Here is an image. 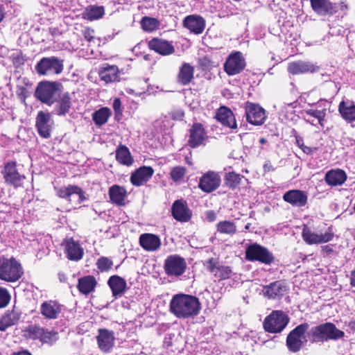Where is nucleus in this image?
<instances>
[{"label": "nucleus", "instance_id": "nucleus-10", "mask_svg": "<svg viewBox=\"0 0 355 355\" xmlns=\"http://www.w3.org/2000/svg\"><path fill=\"white\" fill-rule=\"evenodd\" d=\"M164 267L165 272L168 276L179 277L185 272L187 263L184 258L174 254L166 259Z\"/></svg>", "mask_w": 355, "mask_h": 355}, {"label": "nucleus", "instance_id": "nucleus-17", "mask_svg": "<svg viewBox=\"0 0 355 355\" xmlns=\"http://www.w3.org/2000/svg\"><path fill=\"white\" fill-rule=\"evenodd\" d=\"M220 184V175L214 171H209L200 178L198 186L204 192L210 193L218 189Z\"/></svg>", "mask_w": 355, "mask_h": 355}, {"label": "nucleus", "instance_id": "nucleus-49", "mask_svg": "<svg viewBox=\"0 0 355 355\" xmlns=\"http://www.w3.org/2000/svg\"><path fill=\"white\" fill-rule=\"evenodd\" d=\"M43 334V328L37 325H30L26 329V335L31 339H40Z\"/></svg>", "mask_w": 355, "mask_h": 355}, {"label": "nucleus", "instance_id": "nucleus-3", "mask_svg": "<svg viewBox=\"0 0 355 355\" xmlns=\"http://www.w3.org/2000/svg\"><path fill=\"white\" fill-rule=\"evenodd\" d=\"M24 274L21 263L15 258H0V279L8 282L18 281Z\"/></svg>", "mask_w": 355, "mask_h": 355}, {"label": "nucleus", "instance_id": "nucleus-46", "mask_svg": "<svg viewBox=\"0 0 355 355\" xmlns=\"http://www.w3.org/2000/svg\"><path fill=\"white\" fill-rule=\"evenodd\" d=\"M141 25L145 31L152 32L159 28L160 22L155 18L144 17L141 21Z\"/></svg>", "mask_w": 355, "mask_h": 355}, {"label": "nucleus", "instance_id": "nucleus-44", "mask_svg": "<svg viewBox=\"0 0 355 355\" xmlns=\"http://www.w3.org/2000/svg\"><path fill=\"white\" fill-rule=\"evenodd\" d=\"M117 161L124 165L130 166L133 163V159L128 148L125 146H121L116 153Z\"/></svg>", "mask_w": 355, "mask_h": 355}, {"label": "nucleus", "instance_id": "nucleus-13", "mask_svg": "<svg viewBox=\"0 0 355 355\" xmlns=\"http://www.w3.org/2000/svg\"><path fill=\"white\" fill-rule=\"evenodd\" d=\"M53 124V120L49 112L40 111L37 113L35 125L41 137L43 138L50 137Z\"/></svg>", "mask_w": 355, "mask_h": 355}, {"label": "nucleus", "instance_id": "nucleus-12", "mask_svg": "<svg viewBox=\"0 0 355 355\" xmlns=\"http://www.w3.org/2000/svg\"><path fill=\"white\" fill-rule=\"evenodd\" d=\"M2 174L6 183L15 188L21 187L25 179V176L18 172L16 163L13 162L5 165Z\"/></svg>", "mask_w": 355, "mask_h": 355}, {"label": "nucleus", "instance_id": "nucleus-56", "mask_svg": "<svg viewBox=\"0 0 355 355\" xmlns=\"http://www.w3.org/2000/svg\"><path fill=\"white\" fill-rule=\"evenodd\" d=\"M206 217H207V219L208 221L212 222V221H214L216 220V213L214 211L210 210V211H208L206 213Z\"/></svg>", "mask_w": 355, "mask_h": 355}, {"label": "nucleus", "instance_id": "nucleus-64", "mask_svg": "<svg viewBox=\"0 0 355 355\" xmlns=\"http://www.w3.org/2000/svg\"><path fill=\"white\" fill-rule=\"evenodd\" d=\"M250 223L247 224V225L245 226V230H249V229H250Z\"/></svg>", "mask_w": 355, "mask_h": 355}, {"label": "nucleus", "instance_id": "nucleus-2", "mask_svg": "<svg viewBox=\"0 0 355 355\" xmlns=\"http://www.w3.org/2000/svg\"><path fill=\"white\" fill-rule=\"evenodd\" d=\"M345 333L339 330L332 323H324L312 327L307 331L306 337L312 343L324 342L329 340H338L344 336Z\"/></svg>", "mask_w": 355, "mask_h": 355}, {"label": "nucleus", "instance_id": "nucleus-35", "mask_svg": "<svg viewBox=\"0 0 355 355\" xmlns=\"http://www.w3.org/2000/svg\"><path fill=\"white\" fill-rule=\"evenodd\" d=\"M341 116L347 121H355V104L351 101H343L338 106Z\"/></svg>", "mask_w": 355, "mask_h": 355}, {"label": "nucleus", "instance_id": "nucleus-27", "mask_svg": "<svg viewBox=\"0 0 355 355\" xmlns=\"http://www.w3.org/2000/svg\"><path fill=\"white\" fill-rule=\"evenodd\" d=\"M286 292V286L281 282L277 281L263 287L262 293L268 299L279 298Z\"/></svg>", "mask_w": 355, "mask_h": 355}, {"label": "nucleus", "instance_id": "nucleus-38", "mask_svg": "<svg viewBox=\"0 0 355 355\" xmlns=\"http://www.w3.org/2000/svg\"><path fill=\"white\" fill-rule=\"evenodd\" d=\"M216 117L217 119L225 125L231 128H235L236 127L234 116L229 109L225 107L220 108L217 113Z\"/></svg>", "mask_w": 355, "mask_h": 355}, {"label": "nucleus", "instance_id": "nucleus-52", "mask_svg": "<svg viewBox=\"0 0 355 355\" xmlns=\"http://www.w3.org/2000/svg\"><path fill=\"white\" fill-rule=\"evenodd\" d=\"M10 300V295L6 288L0 287V308L6 306Z\"/></svg>", "mask_w": 355, "mask_h": 355}, {"label": "nucleus", "instance_id": "nucleus-28", "mask_svg": "<svg viewBox=\"0 0 355 355\" xmlns=\"http://www.w3.org/2000/svg\"><path fill=\"white\" fill-rule=\"evenodd\" d=\"M139 244L146 251H156L160 248L161 241L155 234L145 233L140 235Z\"/></svg>", "mask_w": 355, "mask_h": 355}, {"label": "nucleus", "instance_id": "nucleus-32", "mask_svg": "<svg viewBox=\"0 0 355 355\" xmlns=\"http://www.w3.org/2000/svg\"><path fill=\"white\" fill-rule=\"evenodd\" d=\"M20 318L21 313L18 310L8 311L0 317V331H6L8 327L16 324Z\"/></svg>", "mask_w": 355, "mask_h": 355}, {"label": "nucleus", "instance_id": "nucleus-59", "mask_svg": "<svg viewBox=\"0 0 355 355\" xmlns=\"http://www.w3.org/2000/svg\"><path fill=\"white\" fill-rule=\"evenodd\" d=\"M350 284L352 286L355 287V270L352 271L350 275Z\"/></svg>", "mask_w": 355, "mask_h": 355}, {"label": "nucleus", "instance_id": "nucleus-22", "mask_svg": "<svg viewBox=\"0 0 355 355\" xmlns=\"http://www.w3.org/2000/svg\"><path fill=\"white\" fill-rule=\"evenodd\" d=\"M283 199L293 206L300 207L306 205L308 200V196L306 193L303 191L293 189L286 192L283 196Z\"/></svg>", "mask_w": 355, "mask_h": 355}, {"label": "nucleus", "instance_id": "nucleus-62", "mask_svg": "<svg viewBox=\"0 0 355 355\" xmlns=\"http://www.w3.org/2000/svg\"><path fill=\"white\" fill-rule=\"evenodd\" d=\"M3 18H4V12H3V10H2V8L0 7V21H1Z\"/></svg>", "mask_w": 355, "mask_h": 355}, {"label": "nucleus", "instance_id": "nucleus-19", "mask_svg": "<svg viewBox=\"0 0 355 355\" xmlns=\"http://www.w3.org/2000/svg\"><path fill=\"white\" fill-rule=\"evenodd\" d=\"M154 170L150 166H141L130 176L131 183L136 187H140L147 182L153 176Z\"/></svg>", "mask_w": 355, "mask_h": 355}, {"label": "nucleus", "instance_id": "nucleus-1", "mask_svg": "<svg viewBox=\"0 0 355 355\" xmlns=\"http://www.w3.org/2000/svg\"><path fill=\"white\" fill-rule=\"evenodd\" d=\"M170 311L179 319L193 318L200 313L201 306L198 298L183 293L173 296L169 304Z\"/></svg>", "mask_w": 355, "mask_h": 355}, {"label": "nucleus", "instance_id": "nucleus-39", "mask_svg": "<svg viewBox=\"0 0 355 355\" xmlns=\"http://www.w3.org/2000/svg\"><path fill=\"white\" fill-rule=\"evenodd\" d=\"M104 14L105 9L103 6H90L86 8L83 12V18L93 21L103 17Z\"/></svg>", "mask_w": 355, "mask_h": 355}, {"label": "nucleus", "instance_id": "nucleus-20", "mask_svg": "<svg viewBox=\"0 0 355 355\" xmlns=\"http://www.w3.org/2000/svg\"><path fill=\"white\" fill-rule=\"evenodd\" d=\"M173 218L180 222H187L191 217V212L187 203L181 200H175L171 208Z\"/></svg>", "mask_w": 355, "mask_h": 355}, {"label": "nucleus", "instance_id": "nucleus-37", "mask_svg": "<svg viewBox=\"0 0 355 355\" xmlns=\"http://www.w3.org/2000/svg\"><path fill=\"white\" fill-rule=\"evenodd\" d=\"M194 67L188 63H184L180 67L178 75V81L183 85H187L193 78Z\"/></svg>", "mask_w": 355, "mask_h": 355}, {"label": "nucleus", "instance_id": "nucleus-21", "mask_svg": "<svg viewBox=\"0 0 355 355\" xmlns=\"http://www.w3.org/2000/svg\"><path fill=\"white\" fill-rule=\"evenodd\" d=\"M183 24L184 26L189 29L191 33L198 35L203 32L206 23L202 17L196 15H191L184 18Z\"/></svg>", "mask_w": 355, "mask_h": 355}, {"label": "nucleus", "instance_id": "nucleus-51", "mask_svg": "<svg viewBox=\"0 0 355 355\" xmlns=\"http://www.w3.org/2000/svg\"><path fill=\"white\" fill-rule=\"evenodd\" d=\"M58 339L57 337V333L51 332V331H46L43 328V334L42 336L40 337V341L42 343H49L52 344L54 342H55Z\"/></svg>", "mask_w": 355, "mask_h": 355}, {"label": "nucleus", "instance_id": "nucleus-60", "mask_svg": "<svg viewBox=\"0 0 355 355\" xmlns=\"http://www.w3.org/2000/svg\"><path fill=\"white\" fill-rule=\"evenodd\" d=\"M263 168H264L265 171H270L273 170L272 166L271 164L269 162H267L263 165Z\"/></svg>", "mask_w": 355, "mask_h": 355}, {"label": "nucleus", "instance_id": "nucleus-40", "mask_svg": "<svg viewBox=\"0 0 355 355\" xmlns=\"http://www.w3.org/2000/svg\"><path fill=\"white\" fill-rule=\"evenodd\" d=\"M96 282L92 276H86L79 279L78 288L80 293L88 294L94 290Z\"/></svg>", "mask_w": 355, "mask_h": 355}, {"label": "nucleus", "instance_id": "nucleus-57", "mask_svg": "<svg viewBox=\"0 0 355 355\" xmlns=\"http://www.w3.org/2000/svg\"><path fill=\"white\" fill-rule=\"evenodd\" d=\"M322 252L329 254L334 252L333 245H326L322 247Z\"/></svg>", "mask_w": 355, "mask_h": 355}, {"label": "nucleus", "instance_id": "nucleus-4", "mask_svg": "<svg viewBox=\"0 0 355 355\" xmlns=\"http://www.w3.org/2000/svg\"><path fill=\"white\" fill-rule=\"evenodd\" d=\"M59 86L60 84L56 82H40L36 88L35 96L42 103L51 106L56 101V93Z\"/></svg>", "mask_w": 355, "mask_h": 355}, {"label": "nucleus", "instance_id": "nucleus-54", "mask_svg": "<svg viewBox=\"0 0 355 355\" xmlns=\"http://www.w3.org/2000/svg\"><path fill=\"white\" fill-rule=\"evenodd\" d=\"M83 35L85 40L91 42L94 38V31L90 28H85L83 31Z\"/></svg>", "mask_w": 355, "mask_h": 355}, {"label": "nucleus", "instance_id": "nucleus-11", "mask_svg": "<svg viewBox=\"0 0 355 355\" xmlns=\"http://www.w3.org/2000/svg\"><path fill=\"white\" fill-rule=\"evenodd\" d=\"M245 58L239 51L231 53L224 64V70L229 76H234L242 71L245 67Z\"/></svg>", "mask_w": 355, "mask_h": 355}, {"label": "nucleus", "instance_id": "nucleus-5", "mask_svg": "<svg viewBox=\"0 0 355 355\" xmlns=\"http://www.w3.org/2000/svg\"><path fill=\"white\" fill-rule=\"evenodd\" d=\"M289 322V318L282 311H273L263 321L266 331L272 334L282 332Z\"/></svg>", "mask_w": 355, "mask_h": 355}, {"label": "nucleus", "instance_id": "nucleus-63", "mask_svg": "<svg viewBox=\"0 0 355 355\" xmlns=\"http://www.w3.org/2000/svg\"><path fill=\"white\" fill-rule=\"evenodd\" d=\"M259 142H260V144H266V139H264V138H261V139H259Z\"/></svg>", "mask_w": 355, "mask_h": 355}, {"label": "nucleus", "instance_id": "nucleus-29", "mask_svg": "<svg viewBox=\"0 0 355 355\" xmlns=\"http://www.w3.org/2000/svg\"><path fill=\"white\" fill-rule=\"evenodd\" d=\"M206 138V134L202 125L200 123H194L190 129L189 144L192 148L202 145Z\"/></svg>", "mask_w": 355, "mask_h": 355}, {"label": "nucleus", "instance_id": "nucleus-50", "mask_svg": "<svg viewBox=\"0 0 355 355\" xmlns=\"http://www.w3.org/2000/svg\"><path fill=\"white\" fill-rule=\"evenodd\" d=\"M96 266L101 272H107L112 268L113 261L108 257H101L97 260Z\"/></svg>", "mask_w": 355, "mask_h": 355}, {"label": "nucleus", "instance_id": "nucleus-14", "mask_svg": "<svg viewBox=\"0 0 355 355\" xmlns=\"http://www.w3.org/2000/svg\"><path fill=\"white\" fill-rule=\"evenodd\" d=\"M57 195L60 198L67 199L69 202L74 201L76 204H80L86 200L85 192L76 185H68L57 189Z\"/></svg>", "mask_w": 355, "mask_h": 355}, {"label": "nucleus", "instance_id": "nucleus-23", "mask_svg": "<svg viewBox=\"0 0 355 355\" xmlns=\"http://www.w3.org/2000/svg\"><path fill=\"white\" fill-rule=\"evenodd\" d=\"M96 339L99 349L104 353L110 352L114 347L115 338L112 331L99 329Z\"/></svg>", "mask_w": 355, "mask_h": 355}, {"label": "nucleus", "instance_id": "nucleus-43", "mask_svg": "<svg viewBox=\"0 0 355 355\" xmlns=\"http://www.w3.org/2000/svg\"><path fill=\"white\" fill-rule=\"evenodd\" d=\"M326 109L322 110H313L309 109L305 111L306 116L314 118V119L310 121V119H307L308 121H310L312 125H315V121H316L322 127L324 126V118L326 116Z\"/></svg>", "mask_w": 355, "mask_h": 355}, {"label": "nucleus", "instance_id": "nucleus-9", "mask_svg": "<svg viewBox=\"0 0 355 355\" xmlns=\"http://www.w3.org/2000/svg\"><path fill=\"white\" fill-rule=\"evenodd\" d=\"M302 236L306 243L313 245L327 243L333 239L334 234L330 228L324 233H320L313 231L307 226H304Z\"/></svg>", "mask_w": 355, "mask_h": 355}, {"label": "nucleus", "instance_id": "nucleus-18", "mask_svg": "<svg viewBox=\"0 0 355 355\" xmlns=\"http://www.w3.org/2000/svg\"><path fill=\"white\" fill-rule=\"evenodd\" d=\"M319 67L311 62L298 60L288 63L287 70L292 75L318 71Z\"/></svg>", "mask_w": 355, "mask_h": 355}, {"label": "nucleus", "instance_id": "nucleus-41", "mask_svg": "<svg viewBox=\"0 0 355 355\" xmlns=\"http://www.w3.org/2000/svg\"><path fill=\"white\" fill-rule=\"evenodd\" d=\"M311 3L313 9L320 15H325L333 10V5L329 0H311Z\"/></svg>", "mask_w": 355, "mask_h": 355}, {"label": "nucleus", "instance_id": "nucleus-31", "mask_svg": "<svg viewBox=\"0 0 355 355\" xmlns=\"http://www.w3.org/2000/svg\"><path fill=\"white\" fill-rule=\"evenodd\" d=\"M324 180L331 187L340 186L346 181L347 174L341 169H331L326 173Z\"/></svg>", "mask_w": 355, "mask_h": 355}, {"label": "nucleus", "instance_id": "nucleus-55", "mask_svg": "<svg viewBox=\"0 0 355 355\" xmlns=\"http://www.w3.org/2000/svg\"><path fill=\"white\" fill-rule=\"evenodd\" d=\"M121 102L119 98H115L113 102V108L116 113L121 112Z\"/></svg>", "mask_w": 355, "mask_h": 355}, {"label": "nucleus", "instance_id": "nucleus-24", "mask_svg": "<svg viewBox=\"0 0 355 355\" xmlns=\"http://www.w3.org/2000/svg\"><path fill=\"white\" fill-rule=\"evenodd\" d=\"M207 270L219 280L227 279L232 275V269L230 266H222L214 259H209L207 262Z\"/></svg>", "mask_w": 355, "mask_h": 355}, {"label": "nucleus", "instance_id": "nucleus-61", "mask_svg": "<svg viewBox=\"0 0 355 355\" xmlns=\"http://www.w3.org/2000/svg\"><path fill=\"white\" fill-rule=\"evenodd\" d=\"M12 355H31L28 351H22L14 353Z\"/></svg>", "mask_w": 355, "mask_h": 355}, {"label": "nucleus", "instance_id": "nucleus-36", "mask_svg": "<svg viewBox=\"0 0 355 355\" xmlns=\"http://www.w3.org/2000/svg\"><path fill=\"white\" fill-rule=\"evenodd\" d=\"M109 196L112 202L118 205H123L127 191L124 187L116 184L109 189Z\"/></svg>", "mask_w": 355, "mask_h": 355}, {"label": "nucleus", "instance_id": "nucleus-16", "mask_svg": "<svg viewBox=\"0 0 355 355\" xmlns=\"http://www.w3.org/2000/svg\"><path fill=\"white\" fill-rule=\"evenodd\" d=\"M66 257L71 261H78L84 254V250L78 241L72 238H67L62 242Z\"/></svg>", "mask_w": 355, "mask_h": 355}, {"label": "nucleus", "instance_id": "nucleus-7", "mask_svg": "<svg viewBox=\"0 0 355 355\" xmlns=\"http://www.w3.org/2000/svg\"><path fill=\"white\" fill-rule=\"evenodd\" d=\"M309 329V324L304 323L297 326L291 332L288 334L286 339V345L288 349L293 352H298L304 342H306L309 339L306 338L304 336L305 333L307 334Z\"/></svg>", "mask_w": 355, "mask_h": 355}, {"label": "nucleus", "instance_id": "nucleus-8", "mask_svg": "<svg viewBox=\"0 0 355 355\" xmlns=\"http://www.w3.org/2000/svg\"><path fill=\"white\" fill-rule=\"evenodd\" d=\"M245 258L250 261H259L270 264L274 261L272 254L264 247L253 243L250 245L245 251Z\"/></svg>", "mask_w": 355, "mask_h": 355}, {"label": "nucleus", "instance_id": "nucleus-15", "mask_svg": "<svg viewBox=\"0 0 355 355\" xmlns=\"http://www.w3.org/2000/svg\"><path fill=\"white\" fill-rule=\"evenodd\" d=\"M245 112L247 121L254 125L263 124L266 118L265 110L257 104L246 103Z\"/></svg>", "mask_w": 355, "mask_h": 355}, {"label": "nucleus", "instance_id": "nucleus-45", "mask_svg": "<svg viewBox=\"0 0 355 355\" xmlns=\"http://www.w3.org/2000/svg\"><path fill=\"white\" fill-rule=\"evenodd\" d=\"M217 231L222 234L233 235L236 232V226L233 221L223 220L216 225Z\"/></svg>", "mask_w": 355, "mask_h": 355}, {"label": "nucleus", "instance_id": "nucleus-58", "mask_svg": "<svg viewBox=\"0 0 355 355\" xmlns=\"http://www.w3.org/2000/svg\"><path fill=\"white\" fill-rule=\"evenodd\" d=\"M24 60L22 57L16 56V57L13 58V62L15 64L20 65V64H22L24 63Z\"/></svg>", "mask_w": 355, "mask_h": 355}, {"label": "nucleus", "instance_id": "nucleus-30", "mask_svg": "<svg viewBox=\"0 0 355 355\" xmlns=\"http://www.w3.org/2000/svg\"><path fill=\"white\" fill-rule=\"evenodd\" d=\"M56 105L55 112L58 116H65L69 112L72 106L71 94L69 92H64L61 94L58 99L56 98Z\"/></svg>", "mask_w": 355, "mask_h": 355}, {"label": "nucleus", "instance_id": "nucleus-47", "mask_svg": "<svg viewBox=\"0 0 355 355\" xmlns=\"http://www.w3.org/2000/svg\"><path fill=\"white\" fill-rule=\"evenodd\" d=\"M241 179L242 176L234 172H230L225 177L226 185L231 189L237 187L241 184Z\"/></svg>", "mask_w": 355, "mask_h": 355}, {"label": "nucleus", "instance_id": "nucleus-53", "mask_svg": "<svg viewBox=\"0 0 355 355\" xmlns=\"http://www.w3.org/2000/svg\"><path fill=\"white\" fill-rule=\"evenodd\" d=\"M297 145L306 154H311L313 153L312 148L304 144L303 140L301 138L296 139Z\"/></svg>", "mask_w": 355, "mask_h": 355}, {"label": "nucleus", "instance_id": "nucleus-6", "mask_svg": "<svg viewBox=\"0 0 355 355\" xmlns=\"http://www.w3.org/2000/svg\"><path fill=\"white\" fill-rule=\"evenodd\" d=\"M64 69L63 60L56 57L43 58L35 66L40 75L53 76L61 73Z\"/></svg>", "mask_w": 355, "mask_h": 355}, {"label": "nucleus", "instance_id": "nucleus-34", "mask_svg": "<svg viewBox=\"0 0 355 355\" xmlns=\"http://www.w3.org/2000/svg\"><path fill=\"white\" fill-rule=\"evenodd\" d=\"M114 297L122 295L126 289V282L118 275L111 276L107 282Z\"/></svg>", "mask_w": 355, "mask_h": 355}, {"label": "nucleus", "instance_id": "nucleus-42", "mask_svg": "<svg viewBox=\"0 0 355 355\" xmlns=\"http://www.w3.org/2000/svg\"><path fill=\"white\" fill-rule=\"evenodd\" d=\"M111 114L109 108L102 107L93 113L92 119L97 126H101L107 122Z\"/></svg>", "mask_w": 355, "mask_h": 355}, {"label": "nucleus", "instance_id": "nucleus-26", "mask_svg": "<svg viewBox=\"0 0 355 355\" xmlns=\"http://www.w3.org/2000/svg\"><path fill=\"white\" fill-rule=\"evenodd\" d=\"M62 311V305L54 300H48L40 306V313L46 319H56Z\"/></svg>", "mask_w": 355, "mask_h": 355}, {"label": "nucleus", "instance_id": "nucleus-25", "mask_svg": "<svg viewBox=\"0 0 355 355\" xmlns=\"http://www.w3.org/2000/svg\"><path fill=\"white\" fill-rule=\"evenodd\" d=\"M148 46L162 55H171L175 52V48L171 42L159 38L151 40L148 42Z\"/></svg>", "mask_w": 355, "mask_h": 355}, {"label": "nucleus", "instance_id": "nucleus-48", "mask_svg": "<svg viewBox=\"0 0 355 355\" xmlns=\"http://www.w3.org/2000/svg\"><path fill=\"white\" fill-rule=\"evenodd\" d=\"M187 172V170L184 166H175L173 167L170 173L171 179L176 183H180L183 182L184 178Z\"/></svg>", "mask_w": 355, "mask_h": 355}, {"label": "nucleus", "instance_id": "nucleus-33", "mask_svg": "<svg viewBox=\"0 0 355 355\" xmlns=\"http://www.w3.org/2000/svg\"><path fill=\"white\" fill-rule=\"evenodd\" d=\"M99 76L102 80L106 83L118 81L119 80V71L116 65H106L99 71Z\"/></svg>", "mask_w": 355, "mask_h": 355}]
</instances>
